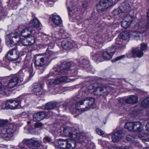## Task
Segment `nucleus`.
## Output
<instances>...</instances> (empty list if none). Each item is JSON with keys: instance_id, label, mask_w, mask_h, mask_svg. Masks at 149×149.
Segmentation results:
<instances>
[{"instance_id": "59", "label": "nucleus", "mask_w": 149, "mask_h": 149, "mask_svg": "<svg viewBox=\"0 0 149 149\" xmlns=\"http://www.w3.org/2000/svg\"><path fill=\"white\" fill-rule=\"evenodd\" d=\"M122 148V147H121ZM124 149H134L131 146H125L124 148Z\"/></svg>"}, {"instance_id": "30", "label": "nucleus", "mask_w": 149, "mask_h": 149, "mask_svg": "<svg viewBox=\"0 0 149 149\" xmlns=\"http://www.w3.org/2000/svg\"><path fill=\"white\" fill-rule=\"evenodd\" d=\"M56 103L55 102H50L46 104L44 107V109L46 110L52 109L56 106Z\"/></svg>"}, {"instance_id": "28", "label": "nucleus", "mask_w": 149, "mask_h": 149, "mask_svg": "<svg viewBox=\"0 0 149 149\" xmlns=\"http://www.w3.org/2000/svg\"><path fill=\"white\" fill-rule=\"evenodd\" d=\"M141 33L134 31H130V36L134 39L138 40L140 37Z\"/></svg>"}, {"instance_id": "27", "label": "nucleus", "mask_w": 149, "mask_h": 149, "mask_svg": "<svg viewBox=\"0 0 149 149\" xmlns=\"http://www.w3.org/2000/svg\"><path fill=\"white\" fill-rule=\"evenodd\" d=\"M138 99V98L136 96L131 95L125 99V101L127 103L134 104L137 102Z\"/></svg>"}, {"instance_id": "8", "label": "nucleus", "mask_w": 149, "mask_h": 149, "mask_svg": "<svg viewBox=\"0 0 149 149\" xmlns=\"http://www.w3.org/2000/svg\"><path fill=\"white\" fill-rule=\"evenodd\" d=\"M61 46L64 49L69 50L73 48H77V47L76 43L72 40H68L67 39H64L61 42Z\"/></svg>"}, {"instance_id": "40", "label": "nucleus", "mask_w": 149, "mask_h": 149, "mask_svg": "<svg viewBox=\"0 0 149 149\" xmlns=\"http://www.w3.org/2000/svg\"><path fill=\"white\" fill-rule=\"evenodd\" d=\"M19 40L20 41H19V43H17V44H19V45L22 44V45L24 46L29 45L28 43V42H27L26 38L23 40H21L20 38Z\"/></svg>"}, {"instance_id": "9", "label": "nucleus", "mask_w": 149, "mask_h": 149, "mask_svg": "<svg viewBox=\"0 0 149 149\" xmlns=\"http://www.w3.org/2000/svg\"><path fill=\"white\" fill-rule=\"evenodd\" d=\"M116 52V48L114 46L107 49L105 52L103 53V56L105 60H107L111 58Z\"/></svg>"}, {"instance_id": "48", "label": "nucleus", "mask_w": 149, "mask_h": 149, "mask_svg": "<svg viewBox=\"0 0 149 149\" xmlns=\"http://www.w3.org/2000/svg\"><path fill=\"white\" fill-rule=\"evenodd\" d=\"M147 48V44L145 43H142L141 44V47L140 49L142 51L146 50Z\"/></svg>"}, {"instance_id": "62", "label": "nucleus", "mask_w": 149, "mask_h": 149, "mask_svg": "<svg viewBox=\"0 0 149 149\" xmlns=\"http://www.w3.org/2000/svg\"><path fill=\"white\" fill-rule=\"evenodd\" d=\"M124 100L122 99H119V102H120V103H123L122 102Z\"/></svg>"}, {"instance_id": "45", "label": "nucleus", "mask_w": 149, "mask_h": 149, "mask_svg": "<svg viewBox=\"0 0 149 149\" xmlns=\"http://www.w3.org/2000/svg\"><path fill=\"white\" fill-rule=\"evenodd\" d=\"M59 33L61 35L63 36V38L67 37L68 34L63 29H61L59 31Z\"/></svg>"}, {"instance_id": "56", "label": "nucleus", "mask_w": 149, "mask_h": 149, "mask_svg": "<svg viewBox=\"0 0 149 149\" xmlns=\"http://www.w3.org/2000/svg\"><path fill=\"white\" fill-rule=\"evenodd\" d=\"M125 57V56L124 55H122V56H118L116 58V59H115V61H118L120 59H121L123 58H124Z\"/></svg>"}, {"instance_id": "61", "label": "nucleus", "mask_w": 149, "mask_h": 149, "mask_svg": "<svg viewBox=\"0 0 149 149\" xmlns=\"http://www.w3.org/2000/svg\"><path fill=\"white\" fill-rule=\"evenodd\" d=\"M51 2V1L49 0H46L45 1V3L48 4L49 2Z\"/></svg>"}, {"instance_id": "33", "label": "nucleus", "mask_w": 149, "mask_h": 149, "mask_svg": "<svg viewBox=\"0 0 149 149\" xmlns=\"http://www.w3.org/2000/svg\"><path fill=\"white\" fill-rule=\"evenodd\" d=\"M120 36L122 40H128L131 37L130 36V32L125 31L123 32L121 34Z\"/></svg>"}, {"instance_id": "5", "label": "nucleus", "mask_w": 149, "mask_h": 149, "mask_svg": "<svg viewBox=\"0 0 149 149\" xmlns=\"http://www.w3.org/2000/svg\"><path fill=\"white\" fill-rule=\"evenodd\" d=\"M17 130L16 126L14 124H8L1 130V135L3 138L8 139L13 136V133Z\"/></svg>"}, {"instance_id": "21", "label": "nucleus", "mask_w": 149, "mask_h": 149, "mask_svg": "<svg viewBox=\"0 0 149 149\" xmlns=\"http://www.w3.org/2000/svg\"><path fill=\"white\" fill-rule=\"evenodd\" d=\"M53 23L57 26H60L62 24V21L60 17L55 14L53 15L52 18Z\"/></svg>"}, {"instance_id": "11", "label": "nucleus", "mask_w": 149, "mask_h": 149, "mask_svg": "<svg viewBox=\"0 0 149 149\" xmlns=\"http://www.w3.org/2000/svg\"><path fill=\"white\" fill-rule=\"evenodd\" d=\"M23 143L26 144L29 147L33 148L34 147H39L40 143L37 141L35 140L34 139H24L22 141Z\"/></svg>"}, {"instance_id": "13", "label": "nucleus", "mask_w": 149, "mask_h": 149, "mask_svg": "<svg viewBox=\"0 0 149 149\" xmlns=\"http://www.w3.org/2000/svg\"><path fill=\"white\" fill-rule=\"evenodd\" d=\"M19 104V101L17 99L14 100H10L6 102L5 106L7 108L14 109L18 107Z\"/></svg>"}, {"instance_id": "10", "label": "nucleus", "mask_w": 149, "mask_h": 149, "mask_svg": "<svg viewBox=\"0 0 149 149\" xmlns=\"http://www.w3.org/2000/svg\"><path fill=\"white\" fill-rule=\"evenodd\" d=\"M138 26L139 29L142 30L141 32L142 33L149 29V10L147 12V19L146 23L145 24L143 20H141L139 21L138 24Z\"/></svg>"}, {"instance_id": "18", "label": "nucleus", "mask_w": 149, "mask_h": 149, "mask_svg": "<svg viewBox=\"0 0 149 149\" xmlns=\"http://www.w3.org/2000/svg\"><path fill=\"white\" fill-rule=\"evenodd\" d=\"M43 85L40 83H35L33 86L32 91L36 95H39L42 88Z\"/></svg>"}, {"instance_id": "20", "label": "nucleus", "mask_w": 149, "mask_h": 149, "mask_svg": "<svg viewBox=\"0 0 149 149\" xmlns=\"http://www.w3.org/2000/svg\"><path fill=\"white\" fill-rule=\"evenodd\" d=\"M133 58H140L143 55V53L140 49L137 48L133 49L132 51Z\"/></svg>"}, {"instance_id": "49", "label": "nucleus", "mask_w": 149, "mask_h": 149, "mask_svg": "<svg viewBox=\"0 0 149 149\" xmlns=\"http://www.w3.org/2000/svg\"><path fill=\"white\" fill-rule=\"evenodd\" d=\"M96 131L97 133L100 135L102 136L104 134V132L99 128H96Z\"/></svg>"}, {"instance_id": "36", "label": "nucleus", "mask_w": 149, "mask_h": 149, "mask_svg": "<svg viewBox=\"0 0 149 149\" xmlns=\"http://www.w3.org/2000/svg\"><path fill=\"white\" fill-rule=\"evenodd\" d=\"M141 106L143 107H149V97L143 100L141 104Z\"/></svg>"}, {"instance_id": "4", "label": "nucleus", "mask_w": 149, "mask_h": 149, "mask_svg": "<svg viewBox=\"0 0 149 149\" xmlns=\"http://www.w3.org/2000/svg\"><path fill=\"white\" fill-rule=\"evenodd\" d=\"M96 84L90 85L88 87V90L94 89L93 93L95 95L98 96L107 95L110 91V88L109 86H97Z\"/></svg>"}, {"instance_id": "42", "label": "nucleus", "mask_w": 149, "mask_h": 149, "mask_svg": "<svg viewBox=\"0 0 149 149\" xmlns=\"http://www.w3.org/2000/svg\"><path fill=\"white\" fill-rule=\"evenodd\" d=\"M8 121L7 120H3L0 119V127L3 128L8 124Z\"/></svg>"}, {"instance_id": "2", "label": "nucleus", "mask_w": 149, "mask_h": 149, "mask_svg": "<svg viewBox=\"0 0 149 149\" xmlns=\"http://www.w3.org/2000/svg\"><path fill=\"white\" fill-rule=\"evenodd\" d=\"M75 64L73 62H69L65 63H62L61 66L55 70L53 72L52 75L56 76L57 75H61L69 74L71 76H74L76 75L77 73L74 70H69L71 67L74 66Z\"/></svg>"}, {"instance_id": "14", "label": "nucleus", "mask_w": 149, "mask_h": 149, "mask_svg": "<svg viewBox=\"0 0 149 149\" xmlns=\"http://www.w3.org/2000/svg\"><path fill=\"white\" fill-rule=\"evenodd\" d=\"M52 112L51 111H49V113L46 114L43 111H41L38 112L36 113L33 114V120L35 121H40L44 118L46 115H49V116H51Z\"/></svg>"}, {"instance_id": "29", "label": "nucleus", "mask_w": 149, "mask_h": 149, "mask_svg": "<svg viewBox=\"0 0 149 149\" xmlns=\"http://www.w3.org/2000/svg\"><path fill=\"white\" fill-rule=\"evenodd\" d=\"M101 145L103 147V149H122L121 147L120 146H114L109 148V143L106 141L103 142Z\"/></svg>"}, {"instance_id": "60", "label": "nucleus", "mask_w": 149, "mask_h": 149, "mask_svg": "<svg viewBox=\"0 0 149 149\" xmlns=\"http://www.w3.org/2000/svg\"><path fill=\"white\" fill-rule=\"evenodd\" d=\"M146 130L149 132V122L146 124Z\"/></svg>"}, {"instance_id": "39", "label": "nucleus", "mask_w": 149, "mask_h": 149, "mask_svg": "<svg viewBox=\"0 0 149 149\" xmlns=\"http://www.w3.org/2000/svg\"><path fill=\"white\" fill-rule=\"evenodd\" d=\"M133 18V16L128 15L125 17L123 20L131 24Z\"/></svg>"}, {"instance_id": "58", "label": "nucleus", "mask_w": 149, "mask_h": 149, "mask_svg": "<svg viewBox=\"0 0 149 149\" xmlns=\"http://www.w3.org/2000/svg\"><path fill=\"white\" fill-rule=\"evenodd\" d=\"M53 81L52 80H47V83L49 85H52L53 84Z\"/></svg>"}, {"instance_id": "31", "label": "nucleus", "mask_w": 149, "mask_h": 149, "mask_svg": "<svg viewBox=\"0 0 149 149\" xmlns=\"http://www.w3.org/2000/svg\"><path fill=\"white\" fill-rule=\"evenodd\" d=\"M122 41V39L120 38H118L116 39L115 43L116 47L120 49L124 48L125 47V45L123 44Z\"/></svg>"}, {"instance_id": "52", "label": "nucleus", "mask_w": 149, "mask_h": 149, "mask_svg": "<svg viewBox=\"0 0 149 149\" xmlns=\"http://www.w3.org/2000/svg\"><path fill=\"white\" fill-rule=\"evenodd\" d=\"M59 78L61 83L66 82L68 79L67 77L65 76L61 77Z\"/></svg>"}, {"instance_id": "50", "label": "nucleus", "mask_w": 149, "mask_h": 149, "mask_svg": "<svg viewBox=\"0 0 149 149\" xmlns=\"http://www.w3.org/2000/svg\"><path fill=\"white\" fill-rule=\"evenodd\" d=\"M59 35L57 32L53 33L52 34V37L53 38V40L56 41L57 40L59 39Z\"/></svg>"}, {"instance_id": "23", "label": "nucleus", "mask_w": 149, "mask_h": 149, "mask_svg": "<svg viewBox=\"0 0 149 149\" xmlns=\"http://www.w3.org/2000/svg\"><path fill=\"white\" fill-rule=\"evenodd\" d=\"M84 101L87 102L88 104V106L85 107V111H87L90 109V108L92 107L95 102L94 99L92 98L89 97L84 99Z\"/></svg>"}, {"instance_id": "35", "label": "nucleus", "mask_w": 149, "mask_h": 149, "mask_svg": "<svg viewBox=\"0 0 149 149\" xmlns=\"http://www.w3.org/2000/svg\"><path fill=\"white\" fill-rule=\"evenodd\" d=\"M31 24L34 27L37 28L40 27L41 25L38 19L35 17L32 21Z\"/></svg>"}, {"instance_id": "37", "label": "nucleus", "mask_w": 149, "mask_h": 149, "mask_svg": "<svg viewBox=\"0 0 149 149\" xmlns=\"http://www.w3.org/2000/svg\"><path fill=\"white\" fill-rule=\"evenodd\" d=\"M97 10L99 12L102 13L106 10V8L100 5L99 3L97 5Z\"/></svg>"}, {"instance_id": "3", "label": "nucleus", "mask_w": 149, "mask_h": 149, "mask_svg": "<svg viewBox=\"0 0 149 149\" xmlns=\"http://www.w3.org/2000/svg\"><path fill=\"white\" fill-rule=\"evenodd\" d=\"M63 132L65 136H69L70 138L69 139L71 140V141H75V143L82 141L83 136L79 130H73L72 131L70 132L68 127H65L63 129Z\"/></svg>"}, {"instance_id": "41", "label": "nucleus", "mask_w": 149, "mask_h": 149, "mask_svg": "<svg viewBox=\"0 0 149 149\" xmlns=\"http://www.w3.org/2000/svg\"><path fill=\"white\" fill-rule=\"evenodd\" d=\"M84 90L83 88H81L79 91L77 96V97L80 99H83L84 98Z\"/></svg>"}, {"instance_id": "1", "label": "nucleus", "mask_w": 149, "mask_h": 149, "mask_svg": "<svg viewBox=\"0 0 149 149\" xmlns=\"http://www.w3.org/2000/svg\"><path fill=\"white\" fill-rule=\"evenodd\" d=\"M23 74L20 75H13L7 84L0 81V94H3L9 91V88H13L17 85L19 81L21 82L23 81Z\"/></svg>"}, {"instance_id": "53", "label": "nucleus", "mask_w": 149, "mask_h": 149, "mask_svg": "<svg viewBox=\"0 0 149 149\" xmlns=\"http://www.w3.org/2000/svg\"><path fill=\"white\" fill-rule=\"evenodd\" d=\"M43 141L44 142H49L51 141V139L49 137L46 136L44 138Z\"/></svg>"}, {"instance_id": "47", "label": "nucleus", "mask_w": 149, "mask_h": 149, "mask_svg": "<svg viewBox=\"0 0 149 149\" xmlns=\"http://www.w3.org/2000/svg\"><path fill=\"white\" fill-rule=\"evenodd\" d=\"M86 63L85 64V67L84 66V68H86V69H87L88 70H90L91 68L88 60H84V63Z\"/></svg>"}, {"instance_id": "7", "label": "nucleus", "mask_w": 149, "mask_h": 149, "mask_svg": "<svg viewBox=\"0 0 149 149\" xmlns=\"http://www.w3.org/2000/svg\"><path fill=\"white\" fill-rule=\"evenodd\" d=\"M20 38L18 33H11L6 36V40L7 44L12 47L15 43H19Z\"/></svg>"}, {"instance_id": "46", "label": "nucleus", "mask_w": 149, "mask_h": 149, "mask_svg": "<svg viewBox=\"0 0 149 149\" xmlns=\"http://www.w3.org/2000/svg\"><path fill=\"white\" fill-rule=\"evenodd\" d=\"M103 55V54H101L100 55H97L95 56V58L96 59V61L97 62H101L103 61V60L104 59V57H102V55Z\"/></svg>"}, {"instance_id": "34", "label": "nucleus", "mask_w": 149, "mask_h": 149, "mask_svg": "<svg viewBox=\"0 0 149 149\" xmlns=\"http://www.w3.org/2000/svg\"><path fill=\"white\" fill-rule=\"evenodd\" d=\"M134 122H128L125 123L124 127L129 131H133Z\"/></svg>"}, {"instance_id": "32", "label": "nucleus", "mask_w": 149, "mask_h": 149, "mask_svg": "<svg viewBox=\"0 0 149 149\" xmlns=\"http://www.w3.org/2000/svg\"><path fill=\"white\" fill-rule=\"evenodd\" d=\"M15 49H13V50H11L10 51H9L8 53L6 55V57L9 60L11 61H15L18 59L19 58L18 56L16 58H11V57L10 56H12L13 54V51L15 50Z\"/></svg>"}, {"instance_id": "38", "label": "nucleus", "mask_w": 149, "mask_h": 149, "mask_svg": "<svg viewBox=\"0 0 149 149\" xmlns=\"http://www.w3.org/2000/svg\"><path fill=\"white\" fill-rule=\"evenodd\" d=\"M86 149H94L95 148V146L93 143L91 142H88L86 143L84 145Z\"/></svg>"}, {"instance_id": "51", "label": "nucleus", "mask_w": 149, "mask_h": 149, "mask_svg": "<svg viewBox=\"0 0 149 149\" xmlns=\"http://www.w3.org/2000/svg\"><path fill=\"white\" fill-rule=\"evenodd\" d=\"M120 8L114 10L113 12V15L115 16L119 15L121 12H122V11H120Z\"/></svg>"}, {"instance_id": "64", "label": "nucleus", "mask_w": 149, "mask_h": 149, "mask_svg": "<svg viewBox=\"0 0 149 149\" xmlns=\"http://www.w3.org/2000/svg\"><path fill=\"white\" fill-rule=\"evenodd\" d=\"M143 149H149V147H145Z\"/></svg>"}, {"instance_id": "24", "label": "nucleus", "mask_w": 149, "mask_h": 149, "mask_svg": "<svg viewBox=\"0 0 149 149\" xmlns=\"http://www.w3.org/2000/svg\"><path fill=\"white\" fill-rule=\"evenodd\" d=\"M36 37V32H34L29 36L26 37L29 45H32L35 43V38Z\"/></svg>"}, {"instance_id": "43", "label": "nucleus", "mask_w": 149, "mask_h": 149, "mask_svg": "<svg viewBox=\"0 0 149 149\" xmlns=\"http://www.w3.org/2000/svg\"><path fill=\"white\" fill-rule=\"evenodd\" d=\"M130 24V23L127 22H126V21L123 20L122 21L121 26L123 27L125 29L127 28Z\"/></svg>"}, {"instance_id": "26", "label": "nucleus", "mask_w": 149, "mask_h": 149, "mask_svg": "<svg viewBox=\"0 0 149 149\" xmlns=\"http://www.w3.org/2000/svg\"><path fill=\"white\" fill-rule=\"evenodd\" d=\"M83 100L79 101L75 104V108L73 109V112L74 113L77 112V111H80L83 112L84 109L83 108H81V106L83 104Z\"/></svg>"}, {"instance_id": "25", "label": "nucleus", "mask_w": 149, "mask_h": 149, "mask_svg": "<svg viewBox=\"0 0 149 149\" xmlns=\"http://www.w3.org/2000/svg\"><path fill=\"white\" fill-rule=\"evenodd\" d=\"M129 4L126 2L122 3L120 7V11L122 12L126 13L130 10Z\"/></svg>"}, {"instance_id": "22", "label": "nucleus", "mask_w": 149, "mask_h": 149, "mask_svg": "<svg viewBox=\"0 0 149 149\" xmlns=\"http://www.w3.org/2000/svg\"><path fill=\"white\" fill-rule=\"evenodd\" d=\"M133 132H140L143 129L142 123L139 121H136L133 123Z\"/></svg>"}, {"instance_id": "6", "label": "nucleus", "mask_w": 149, "mask_h": 149, "mask_svg": "<svg viewBox=\"0 0 149 149\" xmlns=\"http://www.w3.org/2000/svg\"><path fill=\"white\" fill-rule=\"evenodd\" d=\"M69 139H60L54 143L56 148L59 149H71L72 146Z\"/></svg>"}, {"instance_id": "15", "label": "nucleus", "mask_w": 149, "mask_h": 149, "mask_svg": "<svg viewBox=\"0 0 149 149\" xmlns=\"http://www.w3.org/2000/svg\"><path fill=\"white\" fill-rule=\"evenodd\" d=\"M74 0H67L66 4L68 10L69 15L70 17L72 16L75 13L74 10H73L72 9H73V6L75 5L74 3Z\"/></svg>"}, {"instance_id": "19", "label": "nucleus", "mask_w": 149, "mask_h": 149, "mask_svg": "<svg viewBox=\"0 0 149 149\" xmlns=\"http://www.w3.org/2000/svg\"><path fill=\"white\" fill-rule=\"evenodd\" d=\"M25 69L28 70L29 75V77L30 78H31L33 76L34 73L33 71V67L31 64H29V63L28 61H25L22 70Z\"/></svg>"}, {"instance_id": "12", "label": "nucleus", "mask_w": 149, "mask_h": 149, "mask_svg": "<svg viewBox=\"0 0 149 149\" xmlns=\"http://www.w3.org/2000/svg\"><path fill=\"white\" fill-rule=\"evenodd\" d=\"M122 132V130H115L111 133V139L113 143L118 142L121 139Z\"/></svg>"}, {"instance_id": "63", "label": "nucleus", "mask_w": 149, "mask_h": 149, "mask_svg": "<svg viewBox=\"0 0 149 149\" xmlns=\"http://www.w3.org/2000/svg\"><path fill=\"white\" fill-rule=\"evenodd\" d=\"M27 124H30L31 123V121H28L27 122Z\"/></svg>"}, {"instance_id": "44", "label": "nucleus", "mask_w": 149, "mask_h": 149, "mask_svg": "<svg viewBox=\"0 0 149 149\" xmlns=\"http://www.w3.org/2000/svg\"><path fill=\"white\" fill-rule=\"evenodd\" d=\"M49 47H50V46ZM50 47H49L47 49V54H43L45 55H47L48 56V58H49V59L50 58V57L52 56L54 54V53L52 51H49V49H50Z\"/></svg>"}, {"instance_id": "55", "label": "nucleus", "mask_w": 149, "mask_h": 149, "mask_svg": "<svg viewBox=\"0 0 149 149\" xmlns=\"http://www.w3.org/2000/svg\"><path fill=\"white\" fill-rule=\"evenodd\" d=\"M133 137L131 135H128L126 137V139L128 141H131L132 140Z\"/></svg>"}, {"instance_id": "17", "label": "nucleus", "mask_w": 149, "mask_h": 149, "mask_svg": "<svg viewBox=\"0 0 149 149\" xmlns=\"http://www.w3.org/2000/svg\"><path fill=\"white\" fill-rule=\"evenodd\" d=\"M33 32H35L33 28L28 26L24 29L21 31V34L23 37H26L33 33Z\"/></svg>"}, {"instance_id": "57", "label": "nucleus", "mask_w": 149, "mask_h": 149, "mask_svg": "<svg viewBox=\"0 0 149 149\" xmlns=\"http://www.w3.org/2000/svg\"><path fill=\"white\" fill-rule=\"evenodd\" d=\"M42 126V124L40 123H36L34 127H38Z\"/></svg>"}, {"instance_id": "54", "label": "nucleus", "mask_w": 149, "mask_h": 149, "mask_svg": "<svg viewBox=\"0 0 149 149\" xmlns=\"http://www.w3.org/2000/svg\"><path fill=\"white\" fill-rule=\"evenodd\" d=\"M61 83L60 78L55 79L53 81V84L56 85Z\"/></svg>"}, {"instance_id": "16", "label": "nucleus", "mask_w": 149, "mask_h": 149, "mask_svg": "<svg viewBox=\"0 0 149 149\" xmlns=\"http://www.w3.org/2000/svg\"><path fill=\"white\" fill-rule=\"evenodd\" d=\"M49 58H48V56L43 55V56L40 58V63L38 62V60H36L34 64L36 66L38 67H42L44 65L46 64L48 62Z\"/></svg>"}]
</instances>
